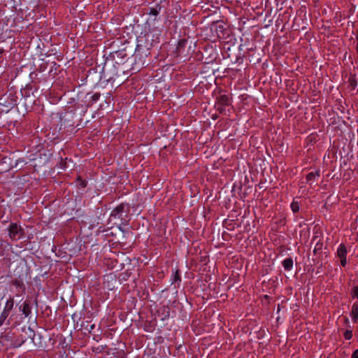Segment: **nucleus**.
Returning <instances> with one entry per match:
<instances>
[{"instance_id":"14","label":"nucleus","mask_w":358,"mask_h":358,"mask_svg":"<svg viewBox=\"0 0 358 358\" xmlns=\"http://www.w3.org/2000/svg\"><path fill=\"white\" fill-rule=\"evenodd\" d=\"M352 358H358V350H356L352 355Z\"/></svg>"},{"instance_id":"3","label":"nucleus","mask_w":358,"mask_h":358,"mask_svg":"<svg viewBox=\"0 0 358 358\" xmlns=\"http://www.w3.org/2000/svg\"><path fill=\"white\" fill-rule=\"evenodd\" d=\"M337 253H338V255L339 257H346V254H347L346 247L343 244L340 245V246L338 249Z\"/></svg>"},{"instance_id":"6","label":"nucleus","mask_w":358,"mask_h":358,"mask_svg":"<svg viewBox=\"0 0 358 358\" xmlns=\"http://www.w3.org/2000/svg\"><path fill=\"white\" fill-rule=\"evenodd\" d=\"M12 108L11 105L4 106L1 102H0V115L3 113H7Z\"/></svg>"},{"instance_id":"11","label":"nucleus","mask_w":358,"mask_h":358,"mask_svg":"<svg viewBox=\"0 0 358 358\" xmlns=\"http://www.w3.org/2000/svg\"><path fill=\"white\" fill-rule=\"evenodd\" d=\"M352 294L354 297L358 299V287H355L352 289Z\"/></svg>"},{"instance_id":"12","label":"nucleus","mask_w":358,"mask_h":358,"mask_svg":"<svg viewBox=\"0 0 358 358\" xmlns=\"http://www.w3.org/2000/svg\"><path fill=\"white\" fill-rule=\"evenodd\" d=\"M341 259V264L343 266H345L346 264V257H340Z\"/></svg>"},{"instance_id":"2","label":"nucleus","mask_w":358,"mask_h":358,"mask_svg":"<svg viewBox=\"0 0 358 358\" xmlns=\"http://www.w3.org/2000/svg\"><path fill=\"white\" fill-rule=\"evenodd\" d=\"M22 229L17 224H11L9 227V236L12 239L17 240L21 238Z\"/></svg>"},{"instance_id":"15","label":"nucleus","mask_w":358,"mask_h":358,"mask_svg":"<svg viewBox=\"0 0 358 358\" xmlns=\"http://www.w3.org/2000/svg\"><path fill=\"white\" fill-rule=\"evenodd\" d=\"M356 39H357V46H356V50H357V52L358 54V30H357V35Z\"/></svg>"},{"instance_id":"1","label":"nucleus","mask_w":358,"mask_h":358,"mask_svg":"<svg viewBox=\"0 0 358 358\" xmlns=\"http://www.w3.org/2000/svg\"><path fill=\"white\" fill-rule=\"evenodd\" d=\"M239 57V50L235 43H232L227 47V55H225V59H228V65L233 64L238 61Z\"/></svg>"},{"instance_id":"4","label":"nucleus","mask_w":358,"mask_h":358,"mask_svg":"<svg viewBox=\"0 0 358 358\" xmlns=\"http://www.w3.org/2000/svg\"><path fill=\"white\" fill-rule=\"evenodd\" d=\"M282 265L285 270H290L293 265V261L291 258H287L282 262Z\"/></svg>"},{"instance_id":"8","label":"nucleus","mask_w":358,"mask_h":358,"mask_svg":"<svg viewBox=\"0 0 358 358\" xmlns=\"http://www.w3.org/2000/svg\"><path fill=\"white\" fill-rule=\"evenodd\" d=\"M22 312L25 317H27L28 315L29 306L27 303H24L22 305Z\"/></svg>"},{"instance_id":"16","label":"nucleus","mask_w":358,"mask_h":358,"mask_svg":"<svg viewBox=\"0 0 358 358\" xmlns=\"http://www.w3.org/2000/svg\"><path fill=\"white\" fill-rule=\"evenodd\" d=\"M224 102H225V106L228 104V103H227V98H226V97H225Z\"/></svg>"},{"instance_id":"7","label":"nucleus","mask_w":358,"mask_h":358,"mask_svg":"<svg viewBox=\"0 0 358 358\" xmlns=\"http://www.w3.org/2000/svg\"><path fill=\"white\" fill-rule=\"evenodd\" d=\"M316 176H319V171L311 172L308 173L306 176V180L308 182H310L315 179Z\"/></svg>"},{"instance_id":"9","label":"nucleus","mask_w":358,"mask_h":358,"mask_svg":"<svg viewBox=\"0 0 358 358\" xmlns=\"http://www.w3.org/2000/svg\"><path fill=\"white\" fill-rule=\"evenodd\" d=\"M292 210L294 213H296L299 210V206L297 202H292L291 204Z\"/></svg>"},{"instance_id":"10","label":"nucleus","mask_w":358,"mask_h":358,"mask_svg":"<svg viewBox=\"0 0 358 358\" xmlns=\"http://www.w3.org/2000/svg\"><path fill=\"white\" fill-rule=\"evenodd\" d=\"M344 336L345 338V339L347 340H350L352 336V333L351 331H349V330H347L345 334H344Z\"/></svg>"},{"instance_id":"13","label":"nucleus","mask_w":358,"mask_h":358,"mask_svg":"<svg viewBox=\"0 0 358 358\" xmlns=\"http://www.w3.org/2000/svg\"><path fill=\"white\" fill-rule=\"evenodd\" d=\"M123 208H124V206H120L117 207V208H115V210L113 212H114V213H115V212L119 213V212H120L121 210H122Z\"/></svg>"},{"instance_id":"17","label":"nucleus","mask_w":358,"mask_h":358,"mask_svg":"<svg viewBox=\"0 0 358 358\" xmlns=\"http://www.w3.org/2000/svg\"><path fill=\"white\" fill-rule=\"evenodd\" d=\"M357 240H358V231H357Z\"/></svg>"},{"instance_id":"5","label":"nucleus","mask_w":358,"mask_h":358,"mask_svg":"<svg viewBox=\"0 0 358 358\" xmlns=\"http://www.w3.org/2000/svg\"><path fill=\"white\" fill-rule=\"evenodd\" d=\"M351 316L355 321H357L358 319V306L357 304L352 306Z\"/></svg>"}]
</instances>
